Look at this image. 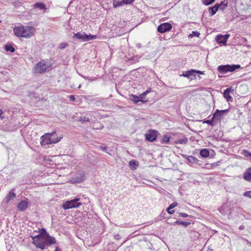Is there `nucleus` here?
<instances>
[{"label":"nucleus","mask_w":251,"mask_h":251,"mask_svg":"<svg viewBox=\"0 0 251 251\" xmlns=\"http://www.w3.org/2000/svg\"><path fill=\"white\" fill-rule=\"evenodd\" d=\"M85 178V175L83 173L81 174V177L79 178H77V179L75 180V182H82Z\"/></svg>","instance_id":"f704fd0d"},{"label":"nucleus","mask_w":251,"mask_h":251,"mask_svg":"<svg viewBox=\"0 0 251 251\" xmlns=\"http://www.w3.org/2000/svg\"><path fill=\"white\" fill-rule=\"evenodd\" d=\"M212 120H204L203 121V123H206L210 125H212Z\"/></svg>","instance_id":"58836bf2"},{"label":"nucleus","mask_w":251,"mask_h":251,"mask_svg":"<svg viewBox=\"0 0 251 251\" xmlns=\"http://www.w3.org/2000/svg\"><path fill=\"white\" fill-rule=\"evenodd\" d=\"M212 166H216L217 165V163H213L212 164Z\"/></svg>","instance_id":"09e8293b"},{"label":"nucleus","mask_w":251,"mask_h":251,"mask_svg":"<svg viewBox=\"0 0 251 251\" xmlns=\"http://www.w3.org/2000/svg\"><path fill=\"white\" fill-rule=\"evenodd\" d=\"M129 99L133 101L135 103H137L139 101L142 102V100L140 99V96L138 97L133 94L129 95Z\"/></svg>","instance_id":"6ab92c4d"},{"label":"nucleus","mask_w":251,"mask_h":251,"mask_svg":"<svg viewBox=\"0 0 251 251\" xmlns=\"http://www.w3.org/2000/svg\"><path fill=\"white\" fill-rule=\"evenodd\" d=\"M5 50L7 51L13 52L15 51V49L10 44H7L5 46Z\"/></svg>","instance_id":"bb28decb"},{"label":"nucleus","mask_w":251,"mask_h":251,"mask_svg":"<svg viewBox=\"0 0 251 251\" xmlns=\"http://www.w3.org/2000/svg\"><path fill=\"white\" fill-rule=\"evenodd\" d=\"M149 92V91L148 90H147L145 92H144V93H143L142 94H141L139 96H140V99H141L142 100V102H147L148 100H144V99H145V96H146V95Z\"/></svg>","instance_id":"c85d7f7f"},{"label":"nucleus","mask_w":251,"mask_h":251,"mask_svg":"<svg viewBox=\"0 0 251 251\" xmlns=\"http://www.w3.org/2000/svg\"><path fill=\"white\" fill-rule=\"evenodd\" d=\"M248 242V243L250 244L251 245V243L249 242V241H247Z\"/></svg>","instance_id":"3c124183"},{"label":"nucleus","mask_w":251,"mask_h":251,"mask_svg":"<svg viewBox=\"0 0 251 251\" xmlns=\"http://www.w3.org/2000/svg\"><path fill=\"white\" fill-rule=\"evenodd\" d=\"M79 198L76 197L71 201H65L62 205V207L64 209H69L74 208H76L82 204V202H79Z\"/></svg>","instance_id":"20e7f679"},{"label":"nucleus","mask_w":251,"mask_h":251,"mask_svg":"<svg viewBox=\"0 0 251 251\" xmlns=\"http://www.w3.org/2000/svg\"><path fill=\"white\" fill-rule=\"evenodd\" d=\"M244 178L248 181H251V168L248 169L243 174Z\"/></svg>","instance_id":"f3484780"},{"label":"nucleus","mask_w":251,"mask_h":251,"mask_svg":"<svg viewBox=\"0 0 251 251\" xmlns=\"http://www.w3.org/2000/svg\"><path fill=\"white\" fill-rule=\"evenodd\" d=\"M219 9V3H216L214 6L210 7L208 8L209 12L211 16L216 14V12Z\"/></svg>","instance_id":"dca6fc26"},{"label":"nucleus","mask_w":251,"mask_h":251,"mask_svg":"<svg viewBox=\"0 0 251 251\" xmlns=\"http://www.w3.org/2000/svg\"><path fill=\"white\" fill-rule=\"evenodd\" d=\"M83 77L86 79H88L90 81H92L96 80V78H91L88 77Z\"/></svg>","instance_id":"37998d69"},{"label":"nucleus","mask_w":251,"mask_h":251,"mask_svg":"<svg viewBox=\"0 0 251 251\" xmlns=\"http://www.w3.org/2000/svg\"><path fill=\"white\" fill-rule=\"evenodd\" d=\"M92 112H88L85 114H82L79 117L78 121L81 122H90V117L92 116Z\"/></svg>","instance_id":"ddd939ff"},{"label":"nucleus","mask_w":251,"mask_h":251,"mask_svg":"<svg viewBox=\"0 0 251 251\" xmlns=\"http://www.w3.org/2000/svg\"><path fill=\"white\" fill-rule=\"evenodd\" d=\"M145 136L146 139L150 142L155 141L157 138L156 132L153 130H150L148 133L145 134Z\"/></svg>","instance_id":"f8f14e48"},{"label":"nucleus","mask_w":251,"mask_h":251,"mask_svg":"<svg viewBox=\"0 0 251 251\" xmlns=\"http://www.w3.org/2000/svg\"><path fill=\"white\" fill-rule=\"evenodd\" d=\"M69 99H70V100L72 101H74L75 100V97L74 95H70L69 96Z\"/></svg>","instance_id":"ea45409f"},{"label":"nucleus","mask_w":251,"mask_h":251,"mask_svg":"<svg viewBox=\"0 0 251 251\" xmlns=\"http://www.w3.org/2000/svg\"><path fill=\"white\" fill-rule=\"evenodd\" d=\"M55 251H60V249L59 248L56 247Z\"/></svg>","instance_id":"49530a36"},{"label":"nucleus","mask_w":251,"mask_h":251,"mask_svg":"<svg viewBox=\"0 0 251 251\" xmlns=\"http://www.w3.org/2000/svg\"><path fill=\"white\" fill-rule=\"evenodd\" d=\"M239 229L242 230V229H244V226H240L239 227Z\"/></svg>","instance_id":"de8ad7c7"},{"label":"nucleus","mask_w":251,"mask_h":251,"mask_svg":"<svg viewBox=\"0 0 251 251\" xmlns=\"http://www.w3.org/2000/svg\"><path fill=\"white\" fill-rule=\"evenodd\" d=\"M174 224L181 225L184 227H187L191 224V223L188 222H182L177 220L175 222Z\"/></svg>","instance_id":"a878e982"},{"label":"nucleus","mask_w":251,"mask_h":251,"mask_svg":"<svg viewBox=\"0 0 251 251\" xmlns=\"http://www.w3.org/2000/svg\"><path fill=\"white\" fill-rule=\"evenodd\" d=\"M196 74L203 75L204 74V72L196 71L194 69H191L185 72V73H183L182 75L184 77H186L188 78H190L191 76H195Z\"/></svg>","instance_id":"9d476101"},{"label":"nucleus","mask_w":251,"mask_h":251,"mask_svg":"<svg viewBox=\"0 0 251 251\" xmlns=\"http://www.w3.org/2000/svg\"><path fill=\"white\" fill-rule=\"evenodd\" d=\"M34 7L35 8H39L41 10L44 9L46 10V5L42 2H37L34 5Z\"/></svg>","instance_id":"4be33fe9"},{"label":"nucleus","mask_w":251,"mask_h":251,"mask_svg":"<svg viewBox=\"0 0 251 251\" xmlns=\"http://www.w3.org/2000/svg\"><path fill=\"white\" fill-rule=\"evenodd\" d=\"M231 91L230 88H227L224 91V97L226 99L227 101H232L233 100L232 98L229 95V92ZM233 91V90H232Z\"/></svg>","instance_id":"a211bd4d"},{"label":"nucleus","mask_w":251,"mask_h":251,"mask_svg":"<svg viewBox=\"0 0 251 251\" xmlns=\"http://www.w3.org/2000/svg\"><path fill=\"white\" fill-rule=\"evenodd\" d=\"M179 216H181V217H184V218L188 217H191V216H189V215H188L186 213H181V212L179 213Z\"/></svg>","instance_id":"e433bc0d"},{"label":"nucleus","mask_w":251,"mask_h":251,"mask_svg":"<svg viewBox=\"0 0 251 251\" xmlns=\"http://www.w3.org/2000/svg\"><path fill=\"white\" fill-rule=\"evenodd\" d=\"M228 112L229 110L228 109L223 110H219L218 109L216 110V112L213 114L212 120H214V119H216L217 120H220L223 118L224 114L227 113Z\"/></svg>","instance_id":"9b49d317"},{"label":"nucleus","mask_w":251,"mask_h":251,"mask_svg":"<svg viewBox=\"0 0 251 251\" xmlns=\"http://www.w3.org/2000/svg\"><path fill=\"white\" fill-rule=\"evenodd\" d=\"M188 142V139L186 138L178 139L177 143L179 144H186Z\"/></svg>","instance_id":"473e14b6"},{"label":"nucleus","mask_w":251,"mask_h":251,"mask_svg":"<svg viewBox=\"0 0 251 251\" xmlns=\"http://www.w3.org/2000/svg\"><path fill=\"white\" fill-rule=\"evenodd\" d=\"M2 115H3V112L1 109H0V120H2L3 118V116Z\"/></svg>","instance_id":"79ce46f5"},{"label":"nucleus","mask_w":251,"mask_h":251,"mask_svg":"<svg viewBox=\"0 0 251 251\" xmlns=\"http://www.w3.org/2000/svg\"><path fill=\"white\" fill-rule=\"evenodd\" d=\"M200 33L199 32L196 31H192V33L189 34V37L192 38L194 36H197V37H199L200 36Z\"/></svg>","instance_id":"7c9ffc66"},{"label":"nucleus","mask_w":251,"mask_h":251,"mask_svg":"<svg viewBox=\"0 0 251 251\" xmlns=\"http://www.w3.org/2000/svg\"><path fill=\"white\" fill-rule=\"evenodd\" d=\"M15 197L16 194L12 191L10 192L6 197V202H8L10 200L14 199Z\"/></svg>","instance_id":"393cba45"},{"label":"nucleus","mask_w":251,"mask_h":251,"mask_svg":"<svg viewBox=\"0 0 251 251\" xmlns=\"http://www.w3.org/2000/svg\"><path fill=\"white\" fill-rule=\"evenodd\" d=\"M28 206V202L27 201H21L17 205L18 209L20 211H24L25 210Z\"/></svg>","instance_id":"4468645a"},{"label":"nucleus","mask_w":251,"mask_h":251,"mask_svg":"<svg viewBox=\"0 0 251 251\" xmlns=\"http://www.w3.org/2000/svg\"><path fill=\"white\" fill-rule=\"evenodd\" d=\"M245 156L246 157H250L251 158V153L249 152L248 151H246Z\"/></svg>","instance_id":"a19ab883"},{"label":"nucleus","mask_w":251,"mask_h":251,"mask_svg":"<svg viewBox=\"0 0 251 251\" xmlns=\"http://www.w3.org/2000/svg\"><path fill=\"white\" fill-rule=\"evenodd\" d=\"M47 239V246L50 245H54L56 244V240L53 237L50 236L48 234Z\"/></svg>","instance_id":"412c9836"},{"label":"nucleus","mask_w":251,"mask_h":251,"mask_svg":"<svg viewBox=\"0 0 251 251\" xmlns=\"http://www.w3.org/2000/svg\"><path fill=\"white\" fill-rule=\"evenodd\" d=\"M48 236V233L46 232V230L42 229L39 235L32 237V243L37 248L43 250L47 246Z\"/></svg>","instance_id":"f03ea898"},{"label":"nucleus","mask_w":251,"mask_h":251,"mask_svg":"<svg viewBox=\"0 0 251 251\" xmlns=\"http://www.w3.org/2000/svg\"><path fill=\"white\" fill-rule=\"evenodd\" d=\"M62 138V136L58 137L55 131H53L51 133H47L41 136V144L45 146L55 144L60 141Z\"/></svg>","instance_id":"7ed1b4c3"},{"label":"nucleus","mask_w":251,"mask_h":251,"mask_svg":"<svg viewBox=\"0 0 251 251\" xmlns=\"http://www.w3.org/2000/svg\"><path fill=\"white\" fill-rule=\"evenodd\" d=\"M244 196L251 198V191L245 192Z\"/></svg>","instance_id":"c9c22d12"},{"label":"nucleus","mask_w":251,"mask_h":251,"mask_svg":"<svg viewBox=\"0 0 251 251\" xmlns=\"http://www.w3.org/2000/svg\"><path fill=\"white\" fill-rule=\"evenodd\" d=\"M134 0H113V7L116 8L125 4L131 3Z\"/></svg>","instance_id":"6e6552de"},{"label":"nucleus","mask_w":251,"mask_h":251,"mask_svg":"<svg viewBox=\"0 0 251 251\" xmlns=\"http://www.w3.org/2000/svg\"><path fill=\"white\" fill-rule=\"evenodd\" d=\"M36 29L32 26L20 25L16 26L13 29L15 35L18 37L30 38L32 36Z\"/></svg>","instance_id":"f257e3e1"},{"label":"nucleus","mask_w":251,"mask_h":251,"mask_svg":"<svg viewBox=\"0 0 251 251\" xmlns=\"http://www.w3.org/2000/svg\"><path fill=\"white\" fill-rule=\"evenodd\" d=\"M129 166L131 170H135L138 166V162L134 160H132L129 162Z\"/></svg>","instance_id":"aec40b11"},{"label":"nucleus","mask_w":251,"mask_h":251,"mask_svg":"<svg viewBox=\"0 0 251 251\" xmlns=\"http://www.w3.org/2000/svg\"><path fill=\"white\" fill-rule=\"evenodd\" d=\"M73 38L81 40L83 42H86L95 39L96 35H93L90 34L87 35L84 32H79L75 33Z\"/></svg>","instance_id":"39448f33"},{"label":"nucleus","mask_w":251,"mask_h":251,"mask_svg":"<svg viewBox=\"0 0 251 251\" xmlns=\"http://www.w3.org/2000/svg\"><path fill=\"white\" fill-rule=\"evenodd\" d=\"M49 65L44 61L39 62L34 67V72L36 73H42L46 71Z\"/></svg>","instance_id":"0eeeda50"},{"label":"nucleus","mask_w":251,"mask_h":251,"mask_svg":"<svg viewBox=\"0 0 251 251\" xmlns=\"http://www.w3.org/2000/svg\"><path fill=\"white\" fill-rule=\"evenodd\" d=\"M67 45L68 44L67 43H61L59 46V48L61 49H64L67 47Z\"/></svg>","instance_id":"4c0bfd02"},{"label":"nucleus","mask_w":251,"mask_h":251,"mask_svg":"<svg viewBox=\"0 0 251 251\" xmlns=\"http://www.w3.org/2000/svg\"><path fill=\"white\" fill-rule=\"evenodd\" d=\"M167 212H168L169 214H173V213H174V212H175V211H174V210H171H171H169V211H167Z\"/></svg>","instance_id":"a18cd8bd"},{"label":"nucleus","mask_w":251,"mask_h":251,"mask_svg":"<svg viewBox=\"0 0 251 251\" xmlns=\"http://www.w3.org/2000/svg\"><path fill=\"white\" fill-rule=\"evenodd\" d=\"M200 155L203 157H207L209 155V151L206 149H202L200 151Z\"/></svg>","instance_id":"5701e85b"},{"label":"nucleus","mask_w":251,"mask_h":251,"mask_svg":"<svg viewBox=\"0 0 251 251\" xmlns=\"http://www.w3.org/2000/svg\"><path fill=\"white\" fill-rule=\"evenodd\" d=\"M187 160L189 162L191 163H197L198 161V160L193 156H189L187 157Z\"/></svg>","instance_id":"cd10ccee"},{"label":"nucleus","mask_w":251,"mask_h":251,"mask_svg":"<svg viewBox=\"0 0 251 251\" xmlns=\"http://www.w3.org/2000/svg\"><path fill=\"white\" fill-rule=\"evenodd\" d=\"M172 28V26L170 24L165 23L159 25L157 27V30L160 33H164L170 30Z\"/></svg>","instance_id":"1a4fd4ad"},{"label":"nucleus","mask_w":251,"mask_h":251,"mask_svg":"<svg viewBox=\"0 0 251 251\" xmlns=\"http://www.w3.org/2000/svg\"><path fill=\"white\" fill-rule=\"evenodd\" d=\"M177 205V203L176 202H174L171 203L168 207L167 211H169V210H171V209L174 208Z\"/></svg>","instance_id":"72a5a7b5"},{"label":"nucleus","mask_w":251,"mask_h":251,"mask_svg":"<svg viewBox=\"0 0 251 251\" xmlns=\"http://www.w3.org/2000/svg\"><path fill=\"white\" fill-rule=\"evenodd\" d=\"M80 87H81V84H79V86H78V88H80Z\"/></svg>","instance_id":"8fccbe9b"},{"label":"nucleus","mask_w":251,"mask_h":251,"mask_svg":"<svg viewBox=\"0 0 251 251\" xmlns=\"http://www.w3.org/2000/svg\"><path fill=\"white\" fill-rule=\"evenodd\" d=\"M219 9L224 10L227 6V2L226 0L222 1L220 3H219Z\"/></svg>","instance_id":"b1692460"},{"label":"nucleus","mask_w":251,"mask_h":251,"mask_svg":"<svg viewBox=\"0 0 251 251\" xmlns=\"http://www.w3.org/2000/svg\"><path fill=\"white\" fill-rule=\"evenodd\" d=\"M229 37V34H226L225 35H219L217 36L216 40L217 42L219 43L225 44Z\"/></svg>","instance_id":"2eb2a0df"},{"label":"nucleus","mask_w":251,"mask_h":251,"mask_svg":"<svg viewBox=\"0 0 251 251\" xmlns=\"http://www.w3.org/2000/svg\"><path fill=\"white\" fill-rule=\"evenodd\" d=\"M100 148L103 151L106 152V147H102V146H100Z\"/></svg>","instance_id":"c03bdc74"},{"label":"nucleus","mask_w":251,"mask_h":251,"mask_svg":"<svg viewBox=\"0 0 251 251\" xmlns=\"http://www.w3.org/2000/svg\"><path fill=\"white\" fill-rule=\"evenodd\" d=\"M170 141V137L168 136H164L162 140H161V143H168Z\"/></svg>","instance_id":"2f4dec72"},{"label":"nucleus","mask_w":251,"mask_h":251,"mask_svg":"<svg viewBox=\"0 0 251 251\" xmlns=\"http://www.w3.org/2000/svg\"><path fill=\"white\" fill-rule=\"evenodd\" d=\"M215 0H201L202 3L205 5H209L213 3Z\"/></svg>","instance_id":"c756f323"},{"label":"nucleus","mask_w":251,"mask_h":251,"mask_svg":"<svg viewBox=\"0 0 251 251\" xmlns=\"http://www.w3.org/2000/svg\"><path fill=\"white\" fill-rule=\"evenodd\" d=\"M239 65H221L218 68V71L221 74H224L228 72H233L237 69L240 68Z\"/></svg>","instance_id":"423d86ee"}]
</instances>
